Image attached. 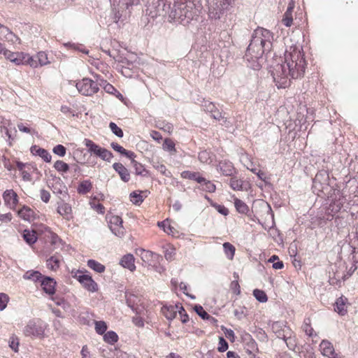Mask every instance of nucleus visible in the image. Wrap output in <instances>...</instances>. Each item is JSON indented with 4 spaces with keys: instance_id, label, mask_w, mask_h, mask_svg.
I'll return each mask as SVG.
<instances>
[{
    "instance_id": "e2e57ef3",
    "label": "nucleus",
    "mask_w": 358,
    "mask_h": 358,
    "mask_svg": "<svg viewBox=\"0 0 358 358\" xmlns=\"http://www.w3.org/2000/svg\"><path fill=\"white\" fill-rule=\"evenodd\" d=\"M100 80H101L100 85H103L104 90L106 92L110 93V94H113V92L115 91V87L112 85H110V83H108L106 82V80H104L103 79H100Z\"/></svg>"
},
{
    "instance_id": "f257e3e1",
    "label": "nucleus",
    "mask_w": 358,
    "mask_h": 358,
    "mask_svg": "<svg viewBox=\"0 0 358 358\" xmlns=\"http://www.w3.org/2000/svg\"><path fill=\"white\" fill-rule=\"evenodd\" d=\"M306 62L301 47L292 45L285 53V62L278 64L272 72L273 80L278 88H286L290 85L291 78L303 76Z\"/></svg>"
},
{
    "instance_id": "0eeeda50",
    "label": "nucleus",
    "mask_w": 358,
    "mask_h": 358,
    "mask_svg": "<svg viewBox=\"0 0 358 358\" xmlns=\"http://www.w3.org/2000/svg\"><path fill=\"white\" fill-rule=\"evenodd\" d=\"M75 278L83 285V287L87 291L95 292L98 290L97 283L92 278V277L87 274H83L81 271H77L73 275Z\"/></svg>"
},
{
    "instance_id": "774afa93",
    "label": "nucleus",
    "mask_w": 358,
    "mask_h": 358,
    "mask_svg": "<svg viewBox=\"0 0 358 358\" xmlns=\"http://www.w3.org/2000/svg\"><path fill=\"white\" fill-rule=\"evenodd\" d=\"M157 169L164 176L168 177V178L171 177V171H169L164 165L161 164L160 166H159L157 167Z\"/></svg>"
},
{
    "instance_id": "a211bd4d",
    "label": "nucleus",
    "mask_w": 358,
    "mask_h": 358,
    "mask_svg": "<svg viewBox=\"0 0 358 358\" xmlns=\"http://www.w3.org/2000/svg\"><path fill=\"white\" fill-rule=\"evenodd\" d=\"M180 304L163 306L162 313L169 320H173L176 317L179 308Z\"/></svg>"
},
{
    "instance_id": "4be33fe9",
    "label": "nucleus",
    "mask_w": 358,
    "mask_h": 358,
    "mask_svg": "<svg viewBox=\"0 0 358 358\" xmlns=\"http://www.w3.org/2000/svg\"><path fill=\"white\" fill-rule=\"evenodd\" d=\"M134 257L131 254H127L124 255L120 260V265L124 268H128L131 271H134L136 269L134 264Z\"/></svg>"
},
{
    "instance_id": "49530a36",
    "label": "nucleus",
    "mask_w": 358,
    "mask_h": 358,
    "mask_svg": "<svg viewBox=\"0 0 358 358\" xmlns=\"http://www.w3.org/2000/svg\"><path fill=\"white\" fill-rule=\"evenodd\" d=\"M202 186V189L204 191H206L208 192L212 193L215 191V185L210 180H206L204 178V181H202V184H201Z\"/></svg>"
},
{
    "instance_id": "473e14b6",
    "label": "nucleus",
    "mask_w": 358,
    "mask_h": 358,
    "mask_svg": "<svg viewBox=\"0 0 358 358\" xmlns=\"http://www.w3.org/2000/svg\"><path fill=\"white\" fill-rule=\"evenodd\" d=\"M223 250L224 252V254L228 259L232 260L234 259L236 248L235 247L230 243L226 242L223 243Z\"/></svg>"
},
{
    "instance_id": "680f3d73",
    "label": "nucleus",
    "mask_w": 358,
    "mask_h": 358,
    "mask_svg": "<svg viewBox=\"0 0 358 358\" xmlns=\"http://www.w3.org/2000/svg\"><path fill=\"white\" fill-rule=\"evenodd\" d=\"M248 346L249 348L246 350L247 353L251 356L254 352L257 351V345L254 340H252L250 342L248 343Z\"/></svg>"
},
{
    "instance_id": "4d7b16f0",
    "label": "nucleus",
    "mask_w": 358,
    "mask_h": 358,
    "mask_svg": "<svg viewBox=\"0 0 358 358\" xmlns=\"http://www.w3.org/2000/svg\"><path fill=\"white\" fill-rule=\"evenodd\" d=\"M9 301L8 296L5 293H0V310H3L6 308Z\"/></svg>"
},
{
    "instance_id": "423d86ee",
    "label": "nucleus",
    "mask_w": 358,
    "mask_h": 358,
    "mask_svg": "<svg viewBox=\"0 0 358 358\" xmlns=\"http://www.w3.org/2000/svg\"><path fill=\"white\" fill-rule=\"evenodd\" d=\"M76 86L78 92L85 96H92L99 90L98 84L88 78H83L76 83Z\"/></svg>"
},
{
    "instance_id": "9d476101",
    "label": "nucleus",
    "mask_w": 358,
    "mask_h": 358,
    "mask_svg": "<svg viewBox=\"0 0 358 358\" xmlns=\"http://www.w3.org/2000/svg\"><path fill=\"white\" fill-rule=\"evenodd\" d=\"M3 55L8 60L14 63L15 65L24 64L27 57L26 54L23 52H13L8 50L3 51Z\"/></svg>"
},
{
    "instance_id": "0e129e2a",
    "label": "nucleus",
    "mask_w": 358,
    "mask_h": 358,
    "mask_svg": "<svg viewBox=\"0 0 358 358\" xmlns=\"http://www.w3.org/2000/svg\"><path fill=\"white\" fill-rule=\"evenodd\" d=\"M158 225H159V227H162L164 231L166 233H167L169 234L172 233L173 227H172L170 224H169L166 220H164L162 222H158Z\"/></svg>"
},
{
    "instance_id": "5fc2aeb1",
    "label": "nucleus",
    "mask_w": 358,
    "mask_h": 358,
    "mask_svg": "<svg viewBox=\"0 0 358 358\" xmlns=\"http://www.w3.org/2000/svg\"><path fill=\"white\" fill-rule=\"evenodd\" d=\"M99 157L104 161L110 162L111 159L113 157V153L108 150L103 148L101 151V154Z\"/></svg>"
},
{
    "instance_id": "f704fd0d",
    "label": "nucleus",
    "mask_w": 358,
    "mask_h": 358,
    "mask_svg": "<svg viewBox=\"0 0 358 358\" xmlns=\"http://www.w3.org/2000/svg\"><path fill=\"white\" fill-rule=\"evenodd\" d=\"M60 258L58 256L54 255L47 259V266L52 271H56L59 267Z\"/></svg>"
},
{
    "instance_id": "9b49d317",
    "label": "nucleus",
    "mask_w": 358,
    "mask_h": 358,
    "mask_svg": "<svg viewBox=\"0 0 358 358\" xmlns=\"http://www.w3.org/2000/svg\"><path fill=\"white\" fill-rule=\"evenodd\" d=\"M350 242L348 243H344L341 245V252L343 253L345 251H352L355 253L356 250L358 248V232L352 233L349 236Z\"/></svg>"
},
{
    "instance_id": "f3484780",
    "label": "nucleus",
    "mask_w": 358,
    "mask_h": 358,
    "mask_svg": "<svg viewBox=\"0 0 358 358\" xmlns=\"http://www.w3.org/2000/svg\"><path fill=\"white\" fill-rule=\"evenodd\" d=\"M4 202L6 205L9 206L10 208H14L17 202V195L13 189H7L3 194Z\"/></svg>"
},
{
    "instance_id": "a19ab883",
    "label": "nucleus",
    "mask_w": 358,
    "mask_h": 358,
    "mask_svg": "<svg viewBox=\"0 0 358 358\" xmlns=\"http://www.w3.org/2000/svg\"><path fill=\"white\" fill-rule=\"evenodd\" d=\"M54 168L59 172L66 173L69 170V166L66 162L57 160L54 164Z\"/></svg>"
},
{
    "instance_id": "338daca9",
    "label": "nucleus",
    "mask_w": 358,
    "mask_h": 358,
    "mask_svg": "<svg viewBox=\"0 0 358 358\" xmlns=\"http://www.w3.org/2000/svg\"><path fill=\"white\" fill-rule=\"evenodd\" d=\"M41 200L45 203H48L50 199V194L45 189H41L40 192Z\"/></svg>"
},
{
    "instance_id": "393cba45",
    "label": "nucleus",
    "mask_w": 358,
    "mask_h": 358,
    "mask_svg": "<svg viewBox=\"0 0 358 358\" xmlns=\"http://www.w3.org/2000/svg\"><path fill=\"white\" fill-rule=\"evenodd\" d=\"M329 180V173L325 170L319 171L313 179V184L315 186L317 183L320 185H327Z\"/></svg>"
},
{
    "instance_id": "a878e982",
    "label": "nucleus",
    "mask_w": 358,
    "mask_h": 358,
    "mask_svg": "<svg viewBox=\"0 0 358 358\" xmlns=\"http://www.w3.org/2000/svg\"><path fill=\"white\" fill-rule=\"evenodd\" d=\"M111 148L117 151V152L120 153L121 155L127 157V158H135L136 157V154L132 152V151H129V150H127L126 149H124L123 147H122L121 145H120L118 143H115V142H113L111 144Z\"/></svg>"
},
{
    "instance_id": "69168bd1",
    "label": "nucleus",
    "mask_w": 358,
    "mask_h": 358,
    "mask_svg": "<svg viewBox=\"0 0 358 358\" xmlns=\"http://www.w3.org/2000/svg\"><path fill=\"white\" fill-rule=\"evenodd\" d=\"M203 107L204 110L211 114L217 109L215 105L212 102H205Z\"/></svg>"
},
{
    "instance_id": "2eb2a0df",
    "label": "nucleus",
    "mask_w": 358,
    "mask_h": 358,
    "mask_svg": "<svg viewBox=\"0 0 358 358\" xmlns=\"http://www.w3.org/2000/svg\"><path fill=\"white\" fill-rule=\"evenodd\" d=\"M113 168L119 174L121 180L127 182L130 180L129 171L121 163L116 162L113 164Z\"/></svg>"
},
{
    "instance_id": "6e6d98bb",
    "label": "nucleus",
    "mask_w": 358,
    "mask_h": 358,
    "mask_svg": "<svg viewBox=\"0 0 358 358\" xmlns=\"http://www.w3.org/2000/svg\"><path fill=\"white\" fill-rule=\"evenodd\" d=\"M26 59L24 61V64H29L33 68H37L39 64L36 57H30L29 55H26Z\"/></svg>"
},
{
    "instance_id": "b1692460",
    "label": "nucleus",
    "mask_w": 358,
    "mask_h": 358,
    "mask_svg": "<svg viewBox=\"0 0 358 358\" xmlns=\"http://www.w3.org/2000/svg\"><path fill=\"white\" fill-rule=\"evenodd\" d=\"M22 237L24 241L29 245L34 244L38 239L36 233L34 229H24L22 232Z\"/></svg>"
},
{
    "instance_id": "ddd939ff",
    "label": "nucleus",
    "mask_w": 358,
    "mask_h": 358,
    "mask_svg": "<svg viewBox=\"0 0 358 358\" xmlns=\"http://www.w3.org/2000/svg\"><path fill=\"white\" fill-rule=\"evenodd\" d=\"M56 282L50 277H44L41 280L43 290L48 294L52 295L55 292Z\"/></svg>"
},
{
    "instance_id": "3c124183",
    "label": "nucleus",
    "mask_w": 358,
    "mask_h": 358,
    "mask_svg": "<svg viewBox=\"0 0 358 358\" xmlns=\"http://www.w3.org/2000/svg\"><path fill=\"white\" fill-rule=\"evenodd\" d=\"M194 310L203 320H208L210 317V315L200 305H196Z\"/></svg>"
},
{
    "instance_id": "7ed1b4c3",
    "label": "nucleus",
    "mask_w": 358,
    "mask_h": 358,
    "mask_svg": "<svg viewBox=\"0 0 358 358\" xmlns=\"http://www.w3.org/2000/svg\"><path fill=\"white\" fill-rule=\"evenodd\" d=\"M202 10L200 0H181L174 3L169 17L183 25L196 20Z\"/></svg>"
},
{
    "instance_id": "8fccbe9b",
    "label": "nucleus",
    "mask_w": 358,
    "mask_h": 358,
    "mask_svg": "<svg viewBox=\"0 0 358 358\" xmlns=\"http://www.w3.org/2000/svg\"><path fill=\"white\" fill-rule=\"evenodd\" d=\"M57 212L61 215L70 214L71 212V207L66 203H62L57 207Z\"/></svg>"
},
{
    "instance_id": "f8f14e48",
    "label": "nucleus",
    "mask_w": 358,
    "mask_h": 358,
    "mask_svg": "<svg viewBox=\"0 0 358 358\" xmlns=\"http://www.w3.org/2000/svg\"><path fill=\"white\" fill-rule=\"evenodd\" d=\"M271 329L273 332L279 338H285L286 335L289 334V331L291 329L289 327H287L282 322H275L271 325Z\"/></svg>"
},
{
    "instance_id": "c9c22d12",
    "label": "nucleus",
    "mask_w": 358,
    "mask_h": 358,
    "mask_svg": "<svg viewBox=\"0 0 358 358\" xmlns=\"http://www.w3.org/2000/svg\"><path fill=\"white\" fill-rule=\"evenodd\" d=\"M293 332L292 329L289 331V334L286 335V337L285 338H282L285 342L286 343V345L287 348L291 350H294L295 348L296 347V342L295 336H293Z\"/></svg>"
},
{
    "instance_id": "79ce46f5",
    "label": "nucleus",
    "mask_w": 358,
    "mask_h": 358,
    "mask_svg": "<svg viewBox=\"0 0 358 358\" xmlns=\"http://www.w3.org/2000/svg\"><path fill=\"white\" fill-rule=\"evenodd\" d=\"M229 185L234 190H242L243 181L236 177H231L229 180Z\"/></svg>"
},
{
    "instance_id": "58836bf2",
    "label": "nucleus",
    "mask_w": 358,
    "mask_h": 358,
    "mask_svg": "<svg viewBox=\"0 0 358 358\" xmlns=\"http://www.w3.org/2000/svg\"><path fill=\"white\" fill-rule=\"evenodd\" d=\"M139 252V255L143 262H148L157 255L152 251L145 250L144 249H140Z\"/></svg>"
},
{
    "instance_id": "412c9836",
    "label": "nucleus",
    "mask_w": 358,
    "mask_h": 358,
    "mask_svg": "<svg viewBox=\"0 0 358 358\" xmlns=\"http://www.w3.org/2000/svg\"><path fill=\"white\" fill-rule=\"evenodd\" d=\"M31 152L34 155L41 157L45 162H50L52 159L51 155L48 150L38 147V145H33L31 147Z\"/></svg>"
},
{
    "instance_id": "4468645a",
    "label": "nucleus",
    "mask_w": 358,
    "mask_h": 358,
    "mask_svg": "<svg viewBox=\"0 0 358 358\" xmlns=\"http://www.w3.org/2000/svg\"><path fill=\"white\" fill-rule=\"evenodd\" d=\"M217 169L226 176H232L235 172V169L232 163L227 160L220 161L217 165Z\"/></svg>"
},
{
    "instance_id": "2f4dec72",
    "label": "nucleus",
    "mask_w": 358,
    "mask_h": 358,
    "mask_svg": "<svg viewBox=\"0 0 358 358\" xmlns=\"http://www.w3.org/2000/svg\"><path fill=\"white\" fill-rule=\"evenodd\" d=\"M24 278L31 280L34 282H41L43 276L37 271H28L24 275Z\"/></svg>"
},
{
    "instance_id": "37998d69",
    "label": "nucleus",
    "mask_w": 358,
    "mask_h": 358,
    "mask_svg": "<svg viewBox=\"0 0 358 358\" xmlns=\"http://www.w3.org/2000/svg\"><path fill=\"white\" fill-rule=\"evenodd\" d=\"M36 58L38 60L39 66H45L50 64V61L48 58V55L45 52H39L36 55Z\"/></svg>"
},
{
    "instance_id": "c756f323",
    "label": "nucleus",
    "mask_w": 358,
    "mask_h": 358,
    "mask_svg": "<svg viewBox=\"0 0 358 358\" xmlns=\"http://www.w3.org/2000/svg\"><path fill=\"white\" fill-rule=\"evenodd\" d=\"M162 148L164 150L169 152L172 155H176L177 152L175 143L171 138L164 139Z\"/></svg>"
},
{
    "instance_id": "13d9d810",
    "label": "nucleus",
    "mask_w": 358,
    "mask_h": 358,
    "mask_svg": "<svg viewBox=\"0 0 358 358\" xmlns=\"http://www.w3.org/2000/svg\"><path fill=\"white\" fill-rule=\"evenodd\" d=\"M228 346L227 341L223 337H220L217 348L218 351L221 352H225L228 349Z\"/></svg>"
},
{
    "instance_id": "20e7f679",
    "label": "nucleus",
    "mask_w": 358,
    "mask_h": 358,
    "mask_svg": "<svg viewBox=\"0 0 358 358\" xmlns=\"http://www.w3.org/2000/svg\"><path fill=\"white\" fill-rule=\"evenodd\" d=\"M236 0H207L208 14L210 18L218 20L224 11L235 2Z\"/></svg>"
},
{
    "instance_id": "a18cd8bd",
    "label": "nucleus",
    "mask_w": 358,
    "mask_h": 358,
    "mask_svg": "<svg viewBox=\"0 0 358 358\" xmlns=\"http://www.w3.org/2000/svg\"><path fill=\"white\" fill-rule=\"evenodd\" d=\"M142 192L138 193L134 191L130 194V198L132 203L135 205H140L144 200L143 196L141 194Z\"/></svg>"
},
{
    "instance_id": "de8ad7c7",
    "label": "nucleus",
    "mask_w": 358,
    "mask_h": 358,
    "mask_svg": "<svg viewBox=\"0 0 358 358\" xmlns=\"http://www.w3.org/2000/svg\"><path fill=\"white\" fill-rule=\"evenodd\" d=\"M303 331L309 336H313V329L311 327L310 325V320L309 318H306L304 320L303 326H302Z\"/></svg>"
},
{
    "instance_id": "052dcab7",
    "label": "nucleus",
    "mask_w": 358,
    "mask_h": 358,
    "mask_svg": "<svg viewBox=\"0 0 358 358\" xmlns=\"http://www.w3.org/2000/svg\"><path fill=\"white\" fill-rule=\"evenodd\" d=\"M178 313L180 316L181 322L182 323H186L189 320L188 315L187 314V313H186L185 310L184 309V308L182 307V306L180 304L179 306Z\"/></svg>"
},
{
    "instance_id": "bb28decb",
    "label": "nucleus",
    "mask_w": 358,
    "mask_h": 358,
    "mask_svg": "<svg viewBox=\"0 0 358 358\" xmlns=\"http://www.w3.org/2000/svg\"><path fill=\"white\" fill-rule=\"evenodd\" d=\"M181 176L183 178L195 180L199 184H202V181H204V178L201 177L198 172L185 171L182 172Z\"/></svg>"
},
{
    "instance_id": "39448f33",
    "label": "nucleus",
    "mask_w": 358,
    "mask_h": 358,
    "mask_svg": "<svg viewBox=\"0 0 358 358\" xmlns=\"http://www.w3.org/2000/svg\"><path fill=\"white\" fill-rule=\"evenodd\" d=\"M45 329V323L41 319L35 318L29 321L24 329V334L26 336L41 337Z\"/></svg>"
},
{
    "instance_id": "dca6fc26",
    "label": "nucleus",
    "mask_w": 358,
    "mask_h": 358,
    "mask_svg": "<svg viewBox=\"0 0 358 358\" xmlns=\"http://www.w3.org/2000/svg\"><path fill=\"white\" fill-rule=\"evenodd\" d=\"M294 6H295L294 2L292 0L291 1H289L287 8L283 15V17L282 19V22L287 27H289L292 24V22H293L292 13H293Z\"/></svg>"
},
{
    "instance_id": "cd10ccee",
    "label": "nucleus",
    "mask_w": 358,
    "mask_h": 358,
    "mask_svg": "<svg viewBox=\"0 0 358 358\" xmlns=\"http://www.w3.org/2000/svg\"><path fill=\"white\" fill-rule=\"evenodd\" d=\"M18 215L21 218L27 221H30L34 218V211L25 206L18 211Z\"/></svg>"
},
{
    "instance_id": "c03bdc74",
    "label": "nucleus",
    "mask_w": 358,
    "mask_h": 358,
    "mask_svg": "<svg viewBox=\"0 0 358 358\" xmlns=\"http://www.w3.org/2000/svg\"><path fill=\"white\" fill-rule=\"evenodd\" d=\"M253 295L255 299L261 303L266 302L268 297L266 293L260 289H256L253 291Z\"/></svg>"
},
{
    "instance_id": "4c0bfd02",
    "label": "nucleus",
    "mask_w": 358,
    "mask_h": 358,
    "mask_svg": "<svg viewBox=\"0 0 358 358\" xmlns=\"http://www.w3.org/2000/svg\"><path fill=\"white\" fill-rule=\"evenodd\" d=\"M234 206L236 207V210L240 213L245 214L249 210V208L246 205V203L239 199H235Z\"/></svg>"
},
{
    "instance_id": "f03ea898",
    "label": "nucleus",
    "mask_w": 358,
    "mask_h": 358,
    "mask_svg": "<svg viewBox=\"0 0 358 358\" xmlns=\"http://www.w3.org/2000/svg\"><path fill=\"white\" fill-rule=\"evenodd\" d=\"M273 34L269 30L262 27L257 28L246 50L244 60L248 67L259 70L264 55H267L272 49Z\"/></svg>"
},
{
    "instance_id": "1a4fd4ad",
    "label": "nucleus",
    "mask_w": 358,
    "mask_h": 358,
    "mask_svg": "<svg viewBox=\"0 0 358 358\" xmlns=\"http://www.w3.org/2000/svg\"><path fill=\"white\" fill-rule=\"evenodd\" d=\"M149 6L155 9L154 15H164L171 9L170 5H166V0H152Z\"/></svg>"
},
{
    "instance_id": "c85d7f7f",
    "label": "nucleus",
    "mask_w": 358,
    "mask_h": 358,
    "mask_svg": "<svg viewBox=\"0 0 358 358\" xmlns=\"http://www.w3.org/2000/svg\"><path fill=\"white\" fill-rule=\"evenodd\" d=\"M92 184L89 180L82 181L78 186L77 191L80 194H86L91 191Z\"/></svg>"
},
{
    "instance_id": "6ab92c4d",
    "label": "nucleus",
    "mask_w": 358,
    "mask_h": 358,
    "mask_svg": "<svg viewBox=\"0 0 358 358\" xmlns=\"http://www.w3.org/2000/svg\"><path fill=\"white\" fill-rule=\"evenodd\" d=\"M320 349L323 356L330 358L336 353L334 348L331 342L322 340L320 344Z\"/></svg>"
},
{
    "instance_id": "bf43d9fd",
    "label": "nucleus",
    "mask_w": 358,
    "mask_h": 358,
    "mask_svg": "<svg viewBox=\"0 0 358 358\" xmlns=\"http://www.w3.org/2000/svg\"><path fill=\"white\" fill-rule=\"evenodd\" d=\"M5 40L8 41L9 42H11L13 43H20V39L15 34H13L10 29L8 31V33L7 34L6 36L5 37Z\"/></svg>"
},
{
    "instance_id": "09e8293b",
    "label": "nucleus",
    "mask_w": 358,
    "mask_h": 358,
    "mask_svg": "<svg viewBox=\"0 0 358 358\" xmlns=\"http://www.w3.org/2000/svg\"><path fill=\"white\" fill-rule=\"evenodd\" d=\"M95 330L98 334L103 335L107 330L106 323L103 321H95Z\"/></svg>"
},
{
    "instance_id": "ea45409f",
    "label": "nucleus",
    "mask_w": 358,
    "mask_h": 358,
    "mask_svg": "<svg viewBox=\"0 0 358 358\" xmlns=\"http://www.w3.org/2000/svg\"><path fill=\"white\" fill-rule=\"evenodd\" d=\"M103 340L108 343L113 344L117 341L118 336L115 332L110 331L103 335Z\"/></svg>"
},
{
    "instance_id": "6e6552de",
    "label": "nucleus",
    "mask_w": 358,
    "mask_h": 358,
    "mask_svg": "<svg viewBox=\"0 0 358 358\" xmlns=\"http://www.w3.org/2000/svg\"><path fill=\"white\" fill-rule=\"evenodd\" d=\"M106 219L112 233L118 237H122L124 233L122 218L117 215H107Z\"/></svg>"
},
{
    "instance_id": "72a5a7b5",
    "label": "nucleus",
    "mask_w": 358,
    "mask_h": 358,
    "mask_svg": "<svg viewBox=\"0 0 358 358\" xmlns=\"http://www.w3.org/2000/svg\"><path fill=\"white\" fill-rule=\"evenodd\" d=\"M198 159L201 163L211 164L213 162V155L207 150L201 151L199 153Z\"/></svg>"
},
{
    "instance_id": "864d4df0",
    "label": "nucleus",
    "mask_w": 358,
    "mask_h": 358,
    "mask_svg": "<svg viewBox=\"0 0 358 358\" xmlns=\"http://www.w3.org/2000/svg\"><path fill=\"white\" fill-rule=\"evenodd\" d=\"M52 152L59 157H64L66 153V148L62 145H57L53 148Z\"/></svg>"
},
{
    "instance_id": "e433bc0d",
    "label": "nucleus",
    "mask_w": 358,
    "mask_h": 358,
    "mask_svg": "<svg viewBox=\"0 0 358 358\" xmlns=\"http://www.w3.org/2000/svg\"><path fill=\"white\" fill-rule=\"evenodd\" d=\"M87 266L90 268L93 269L94 271H96L97 273H103L105 271V266L101 264V263L94 260V259H90L87 261Z\"/></svg>"
},
{
    "instance_id": "5701e85b",
    "label": "nucleus",
    "mask_w": 358,
    "mask_h": 358,
    "mask_svg": "<svg viewBox=\"0 0 358 358\" xmlns=\"http://www.w3.org/2000/svg\"><path fill=\"white\" fill-rule=\"evenodd\" d=\"M131 163L134 168L135 173L143 177H149L150 173L146 170L143 164L135 160V158H129Z\"/></svg>"
},
{
    "instance_id": "603ef678",
    "label": "nucleus",
    "mask_w": 358,
    "mask_h": 358,
    "mask_svg": "<svg viewBox=\"0 0 358 358\" xmlns=\"http://www.w3.org/2000/svg\"><path fill=\"white\" fill-rule=\"evenodd\" d=\"M109 128L110 129L111 131L117 137H123L124 133L122 129L120 127H119L115 123L110 122L109 124Z\"/></svg>"
},
{
    "instance_id": "7c9ffc66",
    "label": "nucleus",
    "mask_w": 358,
    "mask_h": 358,
    "mask_svg": "<svg viewBox=\"0 0 358 358\" xmlns=\"http://www.w3.org/2000/svg\"><path fill=\"white\" fill-rule=\"evenodd\" d=\"M347 299L340 297L336 301L335 310L341 315H344L347 313V306L345 305Z\"/></svg>"
},
{
    "instance_id": "aec40b11",
    "label": "nucleus",
    "mask_w": 358,
    "mask_h": 358,
    "mask_svg": "<svg viewBox=\"0 0 358 358\" xmlns=\"http://www.w3.org/2000/svg\"><path fill=\"white\" fill-rule=\"evenodd\" d=\"M83 144L87 148L88 152H90L91 155H94L99 157L101 154V151L104 148L100 147L99 145L96 144L92 140L88 138L84 139Z\"/></svg>"
}]
</instances>
